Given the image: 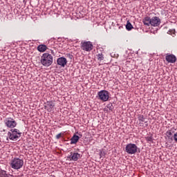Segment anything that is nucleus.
<instances>
[{
  "mask_svg": "<svg viewBox=\"0 0 177 177\" xmlns=\"http://www.w3.org/2000/svg\"><path fill=\"white\" fill-rule=\"evenodd\" d=\"M40 63H41L42 66H44V67L52 66L53 63V56L48 53H44L41 57Z\"/></svg>",
  "mask_w": 177,
  "mask_h": 177,
  "instance_id": "1",
  "label": "nucleus"
},
{
  "mask_svg": "<svg viewBox=\"0 0 177 177\" xmlns=\"http://www.w3.org/2000/svg\"><path fill=\"white\" fill-rule=\"evenodd\" d=\"M10 165L12 169L19 170L21 168H23V165H24V160L19 158H14L11 160Z\"/></svg>",
  "mask_w": 177,
  "mask_h": 177,
  "instance_id": "2",
  "label": "nucleus"
},
{
  "mask_svg": "<svg viewBox=\"0 0 177 177\" xmlns=\"http://www.w3.org/2000/svg\"><path fill=\"white\" fill-rule=\"evenodd\" d=\"M21 136V133L17 129H11L8 133L10 140H17Z\"/></svg>",
  "mask_w": 177,
  "mask_h": 177,
  "instance_id": "3",
  "label": "nucleus"
},
{
  "mask_svg": "<svg viewBox=\"0 0 177 177\" xmlns=\"http://www.w3.org/2000/svg\"><path fill=\"white\" fill-rule=\"evenodd\" d=\"M97 97H98L100 100H102V102H107L110 97V93L106 90H102L97 93Z\"/></svg>",
  "mask_w": 177,
  "mask_h": 177,
  "instance_id": "4",
  "label": "nucleus"
},
{
  "mask_svg": "<svg viewBox=\"0 0 177 177\" xmlns=\"http://www.w3.org/2000/svg\"><path fill=\"white\" fill-rule=\"evenodd\" d=\"M125 151L127 154H136V153H138V146L135 144L129 143L126 145Z\"/></svg>",
  "mask_w": 177,
  "mask_h": 177,
  "instance_id": "5",
  "label": "nucleus"
},
{
  "mask_svg": "<svg viewBox=\"0 0 177 177\" xmlns=\"http://www.w3.org/2000/svg\"><path fill=\"white\" fill-rule=\"evenodd\" d=\"M4 124L7 128H10L11 129H13V128H16L17 125V122L15 119L12 118H7L4 120Z\"/></svg>",
  "mask_w": 177,
  "mask_h": 177,
  "instance_id": "6",
  "label": "nucleus"
},
{
  "mask_svg": "<svg viewBox=\"0 0 177 177\" xmlns=\"http://www.w3.org/2000/svg\"><path fill=\"white\" fill-rule=\"evenodd\" d=\"M80 48L82 50L91 52L93 50V44L91 41H82Z\"/></svg>",
  "mask_w": 177,
  "mask_h": 177,
  "instance_id": "7",
  "label": "nucleus"
},
{
  "mask_svg": "<svg viewBox=\"0 0 177 177\" xmlns=\"http://www.w3.org/2000/svg\"><path fill=\"white\" fill-rule=\"evenodd\" d=\"M161 24V19L158 17H153L151 18V26L152 27H158Z\"/></svg>",
  "mask_w": 177,
  "mask_h": 177,
  "instance_id": "8",
  "label": "nucleus"
},
{
  "mask_svg": "<svg viewBox=\"0 0 177 177\" xmlns=\"http://www.w3.org/2000/svg\"><path fill=\"white\" fill-rule=\"evenodd\" d=\"M54 107H55V103H53V101H48L46 103H45L44 109L45 110H47L48 113L53 111Z\"/></svg>",
  "mask_w": 177,
  "mask_h": 177,
  "instance_id": "9",
  "label": "nucleus"
},
{
  "mask_svg": "<svg viewBox=\"0 0 177 177\" xmlns=\"http://www.w3.org/2000/svg\"><path fill=\"white\" fill-rule=\"evenodd\" d=\"M165 59L167 63L174 64L176 62V56H175L174 54H167Z\"/></svg>",
  "mask_w": 177,
  "mask_h": 177,
  "instance_id": "10",
  "label": "nucleus"
},
{
  "mask_svg": "<svg viewBox=\"0 0 177 177\" xmlns=\"http://www.w3.org/2000/svg\"><path fill=\"white\" fill-rule=\"evenodd\" d=\"M81 158V154L78 153H71V156H68V158L70 159L71 161H78V159Z\"/></svg>",
  "mask_w": 177,
  "mask_h": 177,
  "instance_id": "11",
  "label": "nucleus"
},
{
  "mask_svg": "<svg viewBox=\"0 0 177 177\" xmlns=\"http://www.w3.org/2000/svg\"><path fill=\"white\" fill-rule=\"evenodd\" d=\"M57 63L58 66L65 67L66 64H67V59H66V57H61L57 59Z\"/></svg>",
  "mask_w": 177,
  "mask_h": 177,
  "instance_id": "12",
  "label": "nucleus"
},
{
  "mask_svg": "<svg viewBox=\"0 0 177 177\" xmlns=\"http://www.w3.org/2000/svg\"><path fill=\"white\" fill-rule=\"evenodd\" d=\"M142 23L145 26H147V27H150L151 26V18L150 17H145L142 19Z\"/></svg>",
  "mask_w": 177,
  "mask_h": 177,
  "instance_id": "13",
  "label": "nucleus"
},
{
  "mask_svg": "<svg viewBox=\"0 0 177 177\" xmlns=\"http://www.w3.org/2000/svg\"><path fill=\"white\" fill-rule=\"evenodd\" d=\"M138 121H139V124L140 125V127L143 126V122H145V124H147V121H146V118H145V115H138Z\"/></svg>",
  "mask_w": 177,
  "mask_h": 177,
  "instance_id": "14",
  "label": "nucleus"
},
{
  "mask_svg": "<svg viewBox=\"0 0 177 177\" xmlns=\"http://www.w3.org/2000/svg\"><path fill=\"white\" fill-rule=\"evenodd\" d=\"M80 140V136L74 134L71 138V145H75Z\"/></svg>",
  "mask_w": 177,
  "mask_h": 177,
  "instance_id": "15",
  "label": "nucleus"
},
{
  "mask_svg": "<svg viewBox=\"0 0 177 177\" xmlns=\"http://www.w3.org/2000/svg\"><path fill=\"white\" fill-rule=\"evenodd\" d=\"M46 49H48V47L45 44H40L37 46V50H39V52L44 53Z\"/></svg>",
  "mask_w": 177,
  "mask_h": 177,
  "instance_id": "16",
  "label": "nucleus"
},
{
  "mask_svg": "<svg viewBox=\"0 0 177 177\" xmlns=\"http://www.w3.org/2000/svg\"><path fill=\"white\" fill-rule=\"evenodd\" d=\"M10 174H6V171L0 169V177H10Z\"/></svg>",
  "mask_w": 177,
  "mask_h": 177,
  "instance_id": "17",
  "label": "nucleus"
},
{
  "mask_svg": "<svg viewBox=\"0 0 177 177\" xmlns=\"http://www.w3.org/2000/svg\"><path fill=\"white\" fill-rule=\"evenodd\" d=\"M132 28H133L132 24H131V22H129V21H127V24H126V29L127 30V31H131V30H132Z\"/></svg>",
  "mask_w": 177,
  "mask_h": 177,
  "instance_id": "18",
  "label": "nucleus"
},
{
  "mask_svg": "<svg viewBox=\"0 0 177 177\" xmlns=\"http://www.w3.org/2000/svg\"><path fill=\"white\" fill-rule=\"evenodd\" d=\"M145 140H147V143H153L154 138H153V136H147L145 137Z\"/></svg>",
  "mask_w": 177,
  "mask_h": 177,
  "instance_id": "19",
  "label": "nucleus"
},
{
  "mask_svg": "<svg viewBox=\"0 0 177 177\" xmlns=\"http://www.w3.org/2000/svg\"><path fill=\"white\" fill-rule=\"evenodd\" d=\"M166 136L169 140H174V136H172V133L171 131H169V130L166 132Z\"/></svg>",
  "mask_w": 177,
  "mask_h": 177,
  "instance_id": "20",
  "label": "nucleus"
},
{
  "mask_svg": "<svg viewBox=\"0 0 177 177\" xmlns=\"http://www.w3.org/2000/svg\"><path fill=\"white\" fill-rule=\"evenodd\" d=\"M97 59L99 62H102V60H104V56L103 55V53H99L97 55Z\"/></svg>",
  "mask_w": 177,
  "mask_h": 177,
  "instance_id": "21",
  "label": "nucleus"
},
{
  "mask_svg": "<svg viewBox=\"0 0 177 177\" xmlns=\"http://www.w3.org/2000/svg\"><path fill=\"white\" fill-rule=\"evenodd\" d=\"M107 109H109V110H110L111 111H113L114 106H113V104L109 103L106 105Z\"/></svg>",
  "mask_w": 177,
  "mask_h": 177,
  "instance_id": "22",
  "label": "nucleus"
},
{
  "mask_svg": "<svg viewBox=\"0 0 177 177\" xmlns=\"http://www.w3.org/2000/svg\"><path fill=\"white\" fill-rule=\"evenodd\" d=\"M100 158H104L106 157V152H104V151H100Z\"/></svg>",
  "mask_w": 177,
  "mask_h": 177,
  "instance_id": "23",
  "label": "nucleus"
},
{
  "mask_svg": "<svg viewBox=\"0 0 177 177\" xmlns=\"http://www.w3.org/2000/svg\"><path fill=\"white\" fill-rule=\"evenodd\" d=\"M167 34H169L170 35H172L174 37V35H175V30L174 29L169 30L167 32Z\"/></svg>",
  "mask_w": 177,
  "mask_h": 177,
  "instance_id": "24",
  "label": "nucleus"
},
{
  "mask_svg": "<svg viewBox=\"0 0 177 177\" xmlns=\"http://www.w3.org/2000/svg\"><path fill=\"white\" fill-rule=\"evenodd\" d=\"M173 140H174L176 142V143H177V132L174 134Z\"/></svg>",
  "mask_w": 177,
  "mask_h": 177,
  "instance_id": "25",
  "label": "nucleus"
},
{
  "mask_svg": "<svg viewBox=\"0 0 177 177\" xmlns=\"http://www.w3.org/2000/svg\"><path fill=\"white\" fill-rule=\"evenodd\" d=\"M175 131H176L175 128H171L170 130H169V132H171L173 134L175 133Z\"/></svg>",
  "mask_w": 177,
  "mask_h": 177,
  "instance_id": "26",
  "label": "nucleus"
},
{
  "mask_svg": "<svg viewBox=\"0 0 177 177\" xmlns=\"http://www.w3.org/2000/svg\"><path fill=\"white\" fill-rule=\"evenodd\" d=\"M60 138H62V133H59L56 136V139H60Z\"/></svg>",
  "mask_w": 177,
  "mask_h": 177,
  "instance_id": "27",
  "label": "nucleus"
},
{
  "mask_svg": "<svg viewBox=\"0 0 177 177\" xmlns=\"http://www.w3.org/2000/svg\"><path fill=\"white\" fill-rule=\"evenodd\" d=\"M51 53H52L53 55H55V53L53 52V50H51Z\"/></svg>",
  "mask_w": 177,
  "mask_h": 177,
  "instance_id": "28",
  "label": "nucleus"
},
{
  "mask_svg": "<svg viewBox=\"0 0 177 177\" xmlns=\"http://www.w3.org/2000/svg\"><path fill=\"white\" fill-rule=\"evenodd\" d=\"M147 125H148V124H146V127H147Z\"/></svg>",
  "mask_w": 177,
  "mask_h": 177,
  "instance_id": "29",
  "label": "nucleus"
}]
</instances>
